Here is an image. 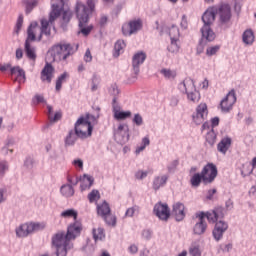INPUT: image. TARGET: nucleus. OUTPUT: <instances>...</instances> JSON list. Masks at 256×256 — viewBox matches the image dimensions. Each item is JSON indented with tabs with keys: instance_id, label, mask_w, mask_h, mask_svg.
Segmentation results:
<instances>
[{
	"instance_id": "56",
	"label": "nucleus",
	"mask_w": 256,
	"mask_h": 256,
	"mask_svg": "<svg viewBox=\"0 0 256 256\" xmlns=\"http://www.w3.org/2000/svg\"><path fill=\"white\" fill-rule=\"evenodd\" d=\"M148 175H149L148 171L138 170L135 173V179H138V181H143V179H146Z\"/></svg>"
},
{
	"instance_id": "21",
	"label": "nucleus",
	"mask_w": 256,
	"mask_h": 256,
	"mask_svg": "<svg viewBox=\"0 0 256 256\" xmlns=\"http://www.w3.org/2000/svg\"><path fill=\"white\" fill-rule=\"evenodd\" d=\"M176 221H183L185 219V205L183 203H175L172 211Z\"/></svg>"
},
{
	"instance_id": "16",
	"label": "nucleus",
	"mask_w": 256,
	"mask_h": 256,
	"mask_svg": "<svg viewBox=\"0 0 256 256\" xmlns=\"http://www.w3.org/2000/svg\"><path fill=\"white\" fill-rule=\"evenodd\" d=\"M142 28L143 22H141V20H132L122 26V33L126 37H131V35H135V33L141 31Z\"/></svg>"
},
{
	"instance_id": "20",
	"label": "nucleus",
	"mask_w": 256,
	"mask_h": 256,
	"mask_svg": "<svg viewBox=\"0 0 256 256\" xmlns=\"http://www.w3.org/2000/svg\"><path fill=\"white\" fill-rule=\"evenodd\" d=\"M37 29H39V24L37 22H32L27 29V38L25 43L31 44L33 41H37Z\"/></svg>"
},
{
	"instance_id": "2",
	"label": "nucleus",
	"mask_w": 256,
	"mask_h": 256,
	"mask_svg": "<svg viewBox=\"0 0 256 256\" xmlns=\"http://www.w3.org/2000/svg\"><path fill=\"white\" fill-rule=\"evenodd\" d=\"M197 217L198 221L193 227V233L194 235H203V233L207 231V221H205V217L209 223H216L219 219H223V217H225V210L223 207H216L206 213L200 212L197 214Z\"/></svg>"
},
{
	"instance_id": "6",
	"label": "nucleus",
	"mask_w": 256,
	"mask_h": 256,
	"mask_svg": "<svg viewBox=\"0 0 256 256\" xmlns=\"http://www.w3.org/2000/svg\"><path fill=\"white\" fill-rule=\"evenodd\" d=\"M217 15V6L208 8L202 15L203 26L201 28L202 39L215 41V32L211 29Z\"/></svg>"
},
{
	"instance_id": "17",
	"label": "nucleus",
	"mask_w": 256,
	"mask_h": 256,
	"mask_svg": "<svg viewBox=\"0 0 256 256\" xmlns=\"http://www.w3.org/2000/svg\"><path fill=\"white\" fill-rule=\"evenodd\" d=\"M214 229L212 231V235L215 241H221L223 239V235L227 229H229V223L225 222L224 220H217Z\"/></svg>"
},
{
	"instance_id": "18",
	"label": "nucleus",
	"mask_w": 256,
	"mask_h": 256,
	"mask_svg": "<svg viewBox=\"0 0 256 256\" xmlns=\"http://www.w3.org/2000/svg\"><path fill=\"white\" fill-rule=\"evenodd\" d=\"M54 75H55V68L53 67V65H51V63L46 62L40 74L41 81H43L44 83L45 82L51 83V81H53Z\"/></svg>"
},
{
	"instance_id": "52",
	"label": "nucleus",
	"mask_w": 256,
	"mask_h": 256,
	"mask_svg": "<svg viewBox=\"0 0 256 256\" xmlns=\"http://www.w3.org/2000/svg\"><path fill=\"white\" fill-rule=\"evenodd\" d=\"M253 169H256V157L252 159L251 165H248V171L247 172L242 170V175L244 177L246 175H251L253 173Z\"/></svg>"
},
{
	"instance_id": "51",
	"label": "nucleus",
	"mask_w": 256,
	"mask_h": 256,
	"mask_svg": "<svg viewBox=\"0 0 256 256\" xmlns=\"http://www.w3.org/2000/svg\"><path fill=\"white\" fill-rule=\"evenodd\" d=\"M101 79L97 75L92 76V85H91V91H97L99 89V83Z\"/></svg>"
},
{
	"instance_id": "54",
	"label": "nucleus",
	"mask_w": 256,
	"mask_h": 256,
	"mask_svg": "<svg viewBox=\"0 0 256 256\" xmlns=\"http://www.w3.org/2000/svg\"><path fill=\"white\" fill-rule=\"evenodd\" d=\"M112 111L114 116H116L121 111V105L117 103V98L114 97L112 100Z\"/></svg>"
},
{
	"instance_id": "8",
	"label": "nucleus",
	"mask_w": 256,
	"mask_h": 256,
	"mask_svg": "<svg viewBox=\"0 0 256 256\" xmlns=\"http://www.w3.org/2000/svg\"><path fill=\"white\" fill-rule=\"evenodd\" d=\"M44 228L45 223L43 222L24 223L16 228V237H28L31 233H35V231H43Z\"/></svg>"
},
{
	"instance_id": "40",
	"label": "nucleus",
	"mask_w": 256,
	"mask_h": 256,
	"mask_svg": "<svg viewBox=\"0 0 256 256\" xmlns=\"http://www.w3.org/2000/svg\"><path fill=\"white\" fill-rule=\"evenodd\" d=\"M161 75H163V77H165V79H175V77H177V72H175V70H171V69H167V68H163L160 71Z\"/></svg>"
},
{
	"instance_id": "34",
	"label": "nucleus",
	"mask_w": 256,
	"mask_h": 256,
	"mask_svg": "<svg viewBox=\"0 0 256 256\" xmlns=\"http://www.w3.org/2000/svg\"><path fill=\"white\" fill-rule=\"evenodd\" d=\"M67 79H69V73H67V72H64L57 78L56 86H55V89L57 92L61 91V89L63 87V83H65L67 81Z\"/></svg>"
},
{
	"instance_id": "3",
	"label": "nucleus",
	"mask_w": 256,
	"mask_h": 256,
	"mask_svg": "<svg viewBox=\"0 0 256 256\" xmlns=\"http://www.w3.org/2000/svg\"><path fill=\"white\" fill-rule=\"evenodd\" d=\"M87 6L83 2H77L75 7L76 17L79 21L80 33L87 37L91 33L93 26L85 27L89 21V15L95 11V0H87Z\"/></svg>"
},
{
	"instance_id": "46",
	"label": "nucleus",
	"mask_w": 256,
	"mask_h": 256,
	"mask_svg": "<svg viewBox=\"0 0 256 256\" xmlns=\"http://www.w3.org/2000/svg\"><path fill=\"white\" fill-rule=\"evenodd\" d=\"M103 219L105 223H107L111 227H115V225H117V218L113 214H108L107 216H104Z\"/></svg>"
},
{
	"instance_id": "44",
	"label": "nucleus",
	"mask_w": 256,
	"mask_h": 256,
	"mask_svg": "<svg viewBox=\"0 0 256 256\" xmlns=\"http://www.w3.org/2000/svg\"><path fill=\"white\" fill-rule=\"evenodd\" d=\"M101 199V194H99L98 190H92L89 194H88V201L90 203H97V201Z\"/></svg>"
},
{
	"instance_id": "36",
	"label": "nucleus",
	"mask_w": 256,
	"mask_h": 256,
	"mask_svg": "<svg viewBox=\"0 0 256 256\" xmlns=\"http://www.w3.org/2000/svg\"><path fill=\"white\" fill-rule=\"evenodd\" d=\"M126 44L124 40H118L114 45V57H119L121 53H123V49H125Z\"/></svg>"
},
{
	"instance_id": "63",
	"label": "nucleus",
	"mask_w": 256,
	"mask_h": 256,
	"mask_svg": "<svg viewBox=\"0 0 256 256\" xmlns=\"http://www.w3.org/2000/svg\"><path fill=\"white\" fill-rule=\"evenodd\" d=\"M142 237L146 241H149V239H151V237H153V231H151L150 229H144L142 231Z\"/></svg>"
},
{
	"instance_id": "28",
	"label": "nucleus",
	"mask_w": 256,
	"mask_h": 256,
	"mask_svg": "<svg viewBox=\"0 0 256 256\" xmlns=\"http://www.w3.org/2000/svg\"><path fill=\"white\" fill-rule=\"evenodd\" d=\"M24 51L26 53V57L31 61H35V59H37V50L35 49V46H31V44L25 43Z\"/></svg>"
},
{
	"instance_id": "37",
	"label": "nucleus",
	"mask_w": 256,
	"mask_h": 256,
	"mask_svg": "<svg viewBox=\"0 0 256 256\" xmlns=\"http://www.w3.org/2000/svg\"><path fill=\"white\" fill-rule=\"evenodd\" d=\"M168 34L170 37V40H179V37H181V33L179 32V27H177V25H172L169 29H168Z\"/></svg>"
},
{
	"instance_id": "53",
	"label": "nucleus",
	"mask_w": 256,
	"mask_h": 256,
	"mask_svg": "<svg viewBox=\"0 0 256 256\" xmlns=\"http://www.w3.org/2000/svg\"><path fill=\"white\" fill-rule=\"evenodd\" d=\"M9 171V163L5 160H0V175H4Z\"/></svg>"
},
{
	"instance_id": "38",
	"label": "nucleus",
	"mask_w": 256,
	"mask_h": 256,
	"mask_svg": "<svg viewBox=\"0 0 256 256\" xmlns=\"http://www.w3.org/2000/svg\"><path fill=\"white\" fill-rule=\"evenodd\" d=\"M94 241H103L105 239V230L103 228L93 229Z\"/></svg>"
},
{
	"instance_id": "1",
	"label": "nucleus",
	"mask_w": 256,
	"mask_h": 256,
	"mask_svg": "<svg viewBox=\"0 0 256 256\" xmlns=\"http://www.w3.org/2000/svg\"><path fill=\"white\" fill-rule=\"evenodd\" d=\"M81 235V223L74 222L67 228V233L60 231L52 237V245L57 256H67V251L73 249V242Z\"/></svg>"
},
{
	"instance_id": "23",
	"label": "nucleus",
	"mask_w": 256,
	"mask_h": 256,
	"mask_svg": "<svg viewBox=\"0 0 256 256\" xmlns=\"http://www.w3.org/2000/svg\"><path fill=\"white\" fill-rule=\"evenodd\" d=\"M232 140L229 137H224L221 139V141L217 145V149L219 153H222V155H225L227 151H229V148L231 147Z\"/></svg>"
},
{
	"instance_id": "11",
	"label": "nucleus",
	"mask_w": 256,
	"mask_h": 256,
	"mask_svg": "<svg viewBox=\"0 0 256 256\" xmlns=\"http://www.w3.org/2000/svg\"><path fill=\"white\" fill-rule=\"evenodd\" d=\"M114 139L119 145H125L129 142V126L125 123L119 124L114 132Z\"/></svg>"
},
{
	"instance_id": "31",
	"label": "nucleus",
	"mask_w": 256,
	"mask_h": 256,
	"mask_svg": "<svg viewBox=\"0 0 256 256\" xmlns=\"http://www.w3.org/2000/svg\"><path fill=\"white\" fill-rule=\"evenodd\" d=\"M79 213L75 209H67L61 212L60 217H63V219H74V221H77Z\"/></svg>"
},
{
	"instance_id": "29",
	"label": "nucleus",
	"mask_w": 256,
	"mask_h": 256,
	"mask_svg": "<svg viewBox=\"0 0 256 256\" xmlns=\"http://www.w3.org/2000/svg\"><path fill=\"white\" fill-rule=\"evenodd\" d=\"M179 49H181L180 40H170V44L167 47V51H169V53H171L172 55H177V53H179Z\"/></svg>"
},
{
	"instance_id": "60",
	"label": "nucleus",
	"mask_w": 256,
	"mask_h": 256,
	"mask_svg": "<svg viewBox=\"0 0 256 256\" xmlns=\"http://www.w3.org/2000/svg\"><path fill=\"white\" fill-rule=\"evenodd\" d=\"M189 253L191 256H201V250L199 249V246H191L189 248Z\"/></svg>"
},
{
	"instance_id": "47",
	"label": "nucleus",
	"mask_w": 256,
	"mask_h": 256,
	"mask_svg": "<svg viewBox=\"0 0 256 256\" xmlns=\"http://www.w3.org/2000/svg\"><path fill=\"white\" fill-rule=\"evenodd\" d=\"M135 215H139V206H132L125 212V217H135Z\"/></svg>"
},
{
	"instance_id": "41",
	"label": "nucleus",
	"mask_w": 256,
	"mask_h": 256,
	"mask_svg": "<svg viewBox=\"0 0 256 256\" xmlns=\"http://www.w3.org/2000/svg\"><path fill=\"white\" fill-rule=\"evenodd\" d=\"M205 119H207V115L205 114H198V112H195L192 115V121L195 125H201V123H204Z\"/></svg>"
},
{
	"instance_id": "45",
	"label": "nucleus",
	"mask_w": 256,
	"mask_h": 256,
	"mask_svg": "<svg viewBox=\"0 0 256 256\" xmlns=\"http://www.w3.org/2000/svg\"><path fill=\"white\" fill-rule=\"evenodd\" d=\"M131 117V111H121L118 112L115 116L114 119L117 121H123L124 119H129Z\"/></svg>"
},
{
	"instance_id": "49",
	"label": "nucleus",
	"mask_w": 256,
	"mask_h": 256,
	"mask_svg": "<svg viewBox=\"0 0 256 256\" xmlns=\"http://www.w3.org/2000/svg\"><path fill=\"white\" fill-rule=\"evenodd\" d=\"M196 113L199 115H209V110L207 109V104L201 103L200 105L197 106L196 108Z\"/></svg>"
},
{
	"instance_id": "42",
	"label": "nucleus",
	"mask_w": 256,
	"mask_h": 256,
	"mask_svg": "<svg viewBox=\"0 0 256 256\" xmlns=\"http://www.w3.org/2000/svg\"><path fill=\"white\" fill-rule=\"evenodd\" d=\"M205 119H207V115L205 114H198V112H195L192 115V121L195 125H201V123H204Z\"/></svg>"
},
{
	"instance_id": "10",
	"label": "nucleus",
	"mask_w": 256,
	"mask_h": 256,
	"mask_svg": "<svg viewBox=\"0 0 256 256\" xmlns=\"http://www.w3.org/2000/svg\"><path fill=\"white\" fill-rule=\"evenodd\" d=\"M216 15L218 16L221 27H229L231 25L233 14L231 13V6L229 4L216 6Z\"/></svg>"
},
{
	"instance_id": "5",
	"label": "nucleus",
	"mask_w": 256,
	"mask_h": 256,
	"mask_svg": "<svg viewBox=\"0 0 256 256\" xmlns=\"http://www.w3.org/2000/svg\"><path fill=\"white\" fill-rule=\"evenodd\" d=\"M77 49H79L78 45L61 42L52 46L49 53L53 57V61H67Z\"/></svg>"
},
{
	"instance_id": "43",
	"label": "nucleus",
	"mask_w": 256,
	"mask_h": 256,
	"mask_svg": "<svg viewBox=\"0 0 256 256\" xmlns=\"http://www.w3.org/2000/svg\"><path fill=\"white\" fill-rule=\"evenodd\" d=\"M219 125V117H214L211 119V124L209 122H205L202 125V131H206V129H213Z\"/></svg>"
},
{
	"instance_id": "57",
	"label": "nucleus",
	"mask_w": 256,
	"mask_h": 256,
	"mask_svg": "<svg viewBox=\"0 0 256 256\" xmlns=\"http://www.w3.org/2000/svg\"><path fill=\"white\" fill-rule=\"evenodd\" d=\"M21 27H23V14L18 16L16 26H15V33H19L21 31Z\"/></svg>"
},
{
	"instance_id": "9",
	"label": "nucleus",
	"mask_w": 256,
	"mask_h": 256,
	"mask_svg": "<svg viewBox=\"0 0 256 256\" xmlns=\"http://www.w3.org/2000/svg\"><path fill=\"white\" fill-rule=\"evenodd\" d=\"M74 131L79 139H87V137H91L93 134V125L89 124L85 117L82 116L76 121Z\"/></svg>"
},
{
	"instance_id": "7",
	"label": "nucleus",
	"mask_w": 256,
	"mask_h": 256,
	"mask_svg": "<svg viewBox=\"0 0 256 256\" xmlns=\"http://www.w3.org/2000/svg\"><path fill=\"white\" fill-rule=\"evenodd\" d=\"M178 91H180L182 95H187V99L193 103H197L199 99H201V95L195 87V81L189 77L178 84Z\"/></svg>"
},
{
	"instance_id": "19",
	"label": "nucleus",
	"mask_w": 256,
	"mask_h": 256,
	"mask_svg": "<svg viewBox=\"0 0 256 256\" xmlns=\"http://www.w3.org/2000/svg\"><path fill=\"white\" fill-rule=\"evenodd\" d=\"M167 181H169V174H160L154 177L152 182V189L154 191H159L162 187L167 185Z\"/></svg>"
},
{
	"instance_id": "12",
	"label": "nucleus",
	"mask_w": 256,
	"mask_h": 256,
	"mask_svg": "<svg viewBox=\"0 0 256 256\" xmlns=\"http://www.w3.org/2000/svg\"><path fill=\"white\" fill-rule=\"evenodd\" d=\"M153 213L160 221H169V217H171L169 206L163 202H158L154 205Z\"/></svg>"
},
{
	"instance_id": "25",
	"label": "nucleus",
	"mask_w": 256,
	"mask_h": 256,
	"mask_svg": "<svg viewBox=\"0 0 256 256\" xmlns=\"http://www.w3.org/2000/svg\"><path fill=\"white\" fill-rule=\"evenodd\" d=\"M93 181L94 179L92 178V176L84 174L81 178H80V189L81 191H87V189H91V186L93 185Z\"/></svg>"
},
{
	"instance_id": "13",
	"label": "nucleus",
	"mask_w": 256,
	"mask_h": 256,
	"mask_svg": "<svg viewBox=\"0 0 256 256\" xmlns=\"http://www.w3.org/2000/svg\"><path fill=\"white\" fill-rule=\"evenodd\" d=\"M235 103H237V95L235 94V90H231L220 102L221 111L223 113H229Z\"/></svg>"
},
{
	"instance_id": "14",
	"label": "nucleus",
	"mask_w": 256,
	"mask_h": 256,
	"mask_svg": "<svg viewBox=\"0 0 256 256\" xmlns=\"http://www.w3.org/2000/svg\"><path fill=\"white\" fill-rule=\"evenodd\" d=\"M147 59V54L143 51H139L135 53L132 57V71L134 74V79H137V75H139L141 71V65L145 63Z\"/></svg>"
},
{
	"instance_id": "55",
	"label": "nucleus",
	"mask_w": 256,
	"mask_h": 256,
	"mask_svg": "<svg viewBox=\"0 0 256 256\" xmlns=\"http://www.w3.org/2000/svg\"><path fill=\"white\" fill-rule=\"evenodd\" d=\"M71 17H73V12L71 10H66L62 14L63 23H69L71 21Z\"/></svg>"
},
{
	"instance_id": "30",
	"label": "nucleus",
	"mask_w": 256,
	"mask_h": 256,
	"mask_svg": "<svg viewBox=\"0 0 256 256\" xmlns=\"http://www.w3.org/2000/svg\"><path fill=\"white\" fill-rule=\"evenodd\" d=\"M60 193L63 197H73V195H75V190L71 184H64L60 188Z\"/></svg>"
},
{
	"instance_id": "50",
	"label": "nucleus",
	"mask_w": 256,
	"mask_h": 256,
	"mask_svg": "<svg viewBox=\"0 0 256 256\" xmlns=\"http://www.w3.org/2000/svg\"><path fill=\"white\" fill-rule=\"evenodd\" d=\"M85 121L89 123V125H92V127L97 123V120L99 119V114L96 116L93 114H87L86 117H84Z\"/></svg>"
},
{
	"instance_id": "59",
	"label": "nucleus",
	"mask_w": 256,
	"mask_h": 256,
	"mask_svg": "<svg viewBox=\"0 0 256 256\" xmlns=\"http://www.w3.org/2000/svg\"><path fill=\"white\" fill-rule=\"evenodd\" d=\"M109 93L117 99V95H119V87L117 84H112L109 88Z\"/></svg>"
},
{
	"instance_id": "33",
	"label": "nucleus",
	"mask_w": 256,
	"mask_h": 256,
	"mask_svg": "<svg viewBox=\"0 0 256 256\" xmlns=\"http://www.w3.org/2000/svg\"><path fill=\"white\" fill-rule=\"evenodd\" d=\"M23 3L25 6V11L27 15H29V13H31V11H33L35 7L39 5L38 0H23Z\"/></svg>"
},
{
	"instance_id": "48",
	"label": "nucleus",
	"mask_w": 256,
	"mask_h": 256,
	"mask_svg": "<svg viewBox=\"0 0 256 256\" xmlns=\"http://www.w3.org/2000/svg\"><path fill=\"white\" fill-rule=\"evenodd\" d=\"M220 49H221V46L219 45L210 46L206 49V55H208V57H213V55H217Z\"/></svg>"
},
{
	"instance_id": "4",
	"label": "nucleus",
	"mask_w": 256,
	"mask_h": 256,
	"mask_svg": "<svg viewBox=\"0 0 256 256\" xmlns=\"http://www.w3.org/2000/svg\"><path fill=\"white\" fill-rule=\"evenodd\" d=\"M63 7H65V0L51 1V12L49 14V20L45 18L41 19L40 34L37 38V41H41V39H43V35H46V37H49L51 35V27H53L55 19L59 18V16L61 15Z\"/></svg>"
},
{
	"instance_id": "35",
	"label": "nucleus",
	"mask_w": 256,
	"mask_h": 256,
	"mask_svg": "<svg viewBox=\"0 0 256 256\" xmlns=\"http://www.w3.org/2000/svg\"><path fill=\"white\" fill-rule=\"evenodd\" d=\"M149 145H151V140H149L148 136H145L142 138L141 144L136 147L135 154L139 155L143 153V150L149 147Z\"/></svg>"
},
{
	"instance_id": "61",
	"label": "nucleus",
	"mask_w": 256,
	"mask_h": 256,
	"mask_svg": "<svg viewBox=\"0 0 256 256\" xmlns=\"http://www.w3.org/2000/svg\"><path fill=\"white\" fill-rule=\"evenodd\" d=\"M2 155H9L13 153V147L11 146L10 143L6 144L2 150H1Z\"/></svg>"
},
{
	"instance_id": "15",
	"label": "nucleus",
	"mask_w": 256,
	"mask_h": 256,
	"mask_svg": "<svg viewBox=\"0 0 256 256\" xmlns=\"http://www.w3.org/2000/svg\"><path fill=\"white\" fill-rule=\"evenodd\" d=\"M201 174L203 177V183H213L217 177V166L213 163H208L203 167Z\"/></svg>"
},
{
	"instance_id": "39",
	"label": "nucleus",
	"mask_w": 256,
	"mask_h": 256,
	"mask_svg": "<svg viewBox=\"0 0 256 256\" xmlns=\"http://www.w3.org/2000/svg\"><path fill=\"white\" fill-rule=\"evenodd\" d=\"M201 181H203V174L201 173H195L190 179L192 187H199V185H201Z\"/></svg>"
},
{
	"instance_id": "24",
	"label": "nucleus",
	"mask_w": 256,
	"mask_h": 256,
	"mask_svg": "<svg viewBox=\"0 0 256 256\" xmlns=\"http://www.w3.org/2000/svg\"><path fill=\"white\" fill-rule=\"evenodd\" d=\"M79 136L75 130H69L67 136L64 139L65 147H73L77 143Z\"/></svg>"
},
{
	"instance_id": "22",
	"label": "nucleus",
	"mask_w": 256,
	"mask_h": 256,
	"mask_svg": "<svg viewBox=\"0 0 256 256\" xmlns=\"http://www.w3.org/2000/svg\"><path fill=\"white\" fill-rule=\"evenodd\" d=\"M10 75L16 76L15 81H18V83H25L27 77L25 76V70H23L19 66H14L10 69Z\"/></svg>"
},
{
	"instance_id": "58",
	"label": "nucleus",
	"mask_w": 256,
	"mask_h": 256,
	"mask_svg": "<svg viewBox=\"0 0 256 256\" xmlns=\"http://www.w3.org/2000/svg\"><path fill=\"white\" fill-rule=\"evenodd\" d=\"M61 117H63V114H61V111H57L54 115L50 116L49 121L50 123H57V121H60Z\"/></svg>"
},
{
	"instance_id": "62",
	"label": "nucleus",
	"mask_w": 256,
	"mask_h": 256,
	"mask_svg": "<svg viewBox=\"0 0 256 256\" xmlns=\"http://www.w3.org/2000/svg\"><path fill=\"white\" fill-rule=\"evenodd\" d=\"M132 121L137 125V127H141V125H143V117L140 114H135Z\"/></svg>"
},
{
	"instance_id": "27",
	"label": "nucleus",
	"mask_w": 256,
	"mask_h": 256,
	"mask_svg": "<svg viewBox=\"0 0 256 256\" xmlns=\"http://www.w3.org/2000/svg\"><path fill=\"white\" fill-rule=\"evenodd\" d=\"M242 41L245 45H253L255 43V34L253 30L247 29L242 35Z\"/></svg>"
},
{
	"instance_id": "26",
	"label": "nucleus",
	"mask_w": 256,
	"mask_h": 256,
	"mask_svg": "<svg viewBox=\"0 0 256 256\" xmlns=\"http://www.w3.org/2000/svg\"><path fill=\"white\" fill-rule=\"evenodd\" d=\"M97 213L100 217L104 218L111 214V207H109V203L104 201L102 204L97 205Z\"/></svg>"
},
{
	"instance_id": "64",
	"label": "nucleus",
	"mask_w": 256,
	"mask_h": 256,
	"mask_svg": "<svg viewBox=\"0 0 256 256\" xmlns=\"http://www.w3.org/2000/svg\"><path fill=\"white\" fill-rule=\"evenodd\" d=\"M72 165L74 167H78V169H83V160H81L79 158L75 159V160L72 161Z\"/></svg>"
},
{
	"instance_id": "32",
	"label": "nucleus",
	"mask_w": 256,
	"mask_h": 256,
	"mask_svg": "<svg viewBox=\"0 0 256 256\" xmlns=\"http://www.w3.org/2000/svg\"><path fill=\"white\" fill-rule=\"evenodd\" d=\"M206 142L210 147H213L215 143L217 142V133L215 132V129L211 128L207 133H206Z\"/></svg>"
}]
</instances>
